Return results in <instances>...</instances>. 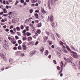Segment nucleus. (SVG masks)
Wrapping results in <instances>:
<instances>
[{"label":"nucleus","mask_w":80,"mask_h":80,"mask_svg":"<svg viewBox=\"0 0 80 80\" xmlns=\"http://www.w3.org/2000/svg\"><path fill=\"white\" fill-rule=\"evenodd\" d=\"M0 56L5 62H7V59L6 58V53L5 52H0Z\"/></svg>","instance_id":"f257e3e1"},{"label":"nucleus","mask_w":80,"mask_h":80,"mask_svg":"<svg viewBox=\"0 0 80 80\" xmlns=\"http://www.w3.org/2000/svg\"><path fill=\"white\" fill-rule=\"evenodd\" d=\"M71 52L72 53H73L74 54L73 56L74 58H78V56H77V54L76 52L73 51H71Z\"/></svg>","instance_id":"f03ea898"},{"label":"nucleus","mask_w":80,"mask_h":80,"mask_svg":"<svg viewBox=\"0 0 80 80\" xmlns=\"http://www.w3.org/2000/svg\"><path fill=\"white\" fill-rule=\"evenodd\" d=\"M48 19L49 20L50 22H52L53 20V16H51L49 17L48 16Z\"/></svg>","instance_id":"7ed1b4c3"},{"label":"nucleus","mask_w":80,"mask_h":80,"mask_svg":"<svg viewBox=\"0 0 80 80\" xmlns=\"http://www.w3.org/2000/svg\"><path fill=\"white\" fill-rule=\"evenodd\" d=\"M25 42H23L22 44V46L23 47V50H26L27 49V47H26V45H25Z\"/></svg>","instance_id":"20e7f679"},{"label":"nucleus","mask_w":80,"mask_h":80,"mask_svg":"<svg viewBox=\"0 0 80 80\" xmlns=\"http://www.w3.org/2000/svg\"><path fill=\"white\" fill-rule=\"evenodd\" d=\"M11 42L12 43H13V44H15L16 43V41L14 40L13 38H12L11 40Z\"/></svg>","instance_id":"39448f33"},{"label":"nucleus","mask_w":80,"mask_h":80,"mask_svg":"<svg viewBox=\"0 0 80 80\" xmlns=\"http://www.w3.org/2000/svg\"><path fill=\"white\" fill-rule=\"evenodd\" d=\"M48 38V37L47 36H44L43 37V42H46V41Z\"/></svg>","instance_id":"423d86ee"},{"label":"nucleus","mask_w":80,"mask_h":80,"mask_svg":"<svg viewBox=\"0 0 80 80\" xmlns=\"http://www.w3.org/2000/svg\"><path fill=\"white\" fill-rule=\"evenodd\" d=\"M9 62L11 64H12V63H14V61H13V59L10 58L9 60Z\"/></svg>","instance_id":"0eeeda50"},{"label":"nucleus","mask_w":80,"mask_h":80,"mask_svg":"<svg viewBox=\"0 0 80 80\" xmlns=\"http://www.w3.org/2000/svg\"><path fill=\"white\" fill-rule=\"evenodd\" d=\"M17 20V21L15 20V19H13L12 20V22L13 23H16V22H18L19 19L18 18H16Z\"/></svg>","instance_id":"6e6552de"},{"label":"nucleus","mask_w":80,"mask_h":80,"mask_svg":"<svg viewBox=\"0 0 80 80\" xmlns=\"http://www.w3.org/2000/svg\"><path fill=\"white\" fill-rule=\"evenodd\" d=\"M28 45H34V42L33 41H32L31 42H29L28 43Z\"/></svg>","instance_id":"1a4fd4ad"},{"label":"nucleus","mask_w":80,"mask_h":80,"mask_svg":"<svg viewBox=\"0 0 80 80\" xmlns=\"http://www.w3.org/2000/svg\"><path fill=\"white\" fill-rule=\"evenodd\" d=\"M3 46L4 47L5 49H7L8 48V46L7 45V44H3Z\"/></svg>","instance_id":"9d476101"},{"label":"nucleus","mask_w":80,"mask_h":80,"mask_svg":"<svg viewBox=\"0 0 80 80\" xmlns=\"http://www.w3.org/2000/svg\"><path fill=\"white\" fill-rule=\"evenodd\" d=\"M38 34L37 32H35V35H34L33 37L34 38H37V36H38Z\"/></svg>","instance_id":"9b49d317"},{"label":"nucleus","mask_w":80,"mask_h":80,"mask_svg":"<svg viewBox=\"0 0 80 80\" xmlns=\"http://www.w3.org/2000/svg\"><path fill=\"white\" fill-rule=\"evenodd\" d=\"M40 51L41 53H43V51H44V48H41L40 49Z\"/></svg>","instance_id":"f8f14e48"},{"label":"nucleus","mask_w":80,"mask_h":80,"mask_svg":"<svg viewBox=\"0 0 80 80\" xmlns=\"http://www.w3.org/2000/svg\"><path fill=\"white\" fill-rule=\"evenodd\" d=\"M37 32L38 33L40 34V33H41V31L40 30V29H38L37 30Z\"/></svg>","instance_id":"ddd939ff"},{"label":"nucleus","mask_w":80,"mask_h":80,"mask_svg":"<svg viewBox=\"0 0 80 80\" xmlns=\"http://www.w3.org/2000/svg\"><path fill=\"white\" fill-rule=\"evenodd\" d=\"M2 10L4 12V13H7V9L5 8H3L2 9Z\"/></svg>","instance_id":"4468645a"},{"label":"nucleus","mask_w":80,"mask_h":80,"mask_svg":"<svg viewBox=\"0 0 80 80\" xmlns=\"http://www.w3.org/2000/svg\"><path fill=\"white\" fill-rule=\"evenodd\" d=\"M48 43L50 45H52V41L48 40Z\"/></svg>","instance_id":"2eb2a0df"},{"label":"nucleus","mask_w":80,"mask_h":80,"mask_svg":"<svg viewBox=\"0 0 80 80\" xmlns=\"http://www.w3.org/2000/svg\"><path fill=\"white\" fill-rule=\"evenodd\" d=\"M45 54L46 56L48 55V51L46 50L45 51Z\"/></svg>","instance_id":"dca6fc26"},{"label":"nucleus","mask_w":80,"mask_h":80,"mask_svg":"<svg viewBox=\"0 0 80 80\" xmlns=\"http://www.w3.org/2000/svg\"><path fill=\"white\" fill-rule=\"evenodd\" d=\"M28 41H30L32 40V37H29L28 38Z\"/></svg>","instance_id":"f3484780"},{"label":"nucleus","mask_w":80,"mask_h":80,"mask_svg":"<svg viewBox=\"0 0 80 80\" xmlns=\"http://www.w3.org/2000/svg\"><path fill=\"white\" fill-rule=\"evenodd\" d=\"M62 51L65 53H68V51H67V49H64L62 50Z\"/></svg>","instance_id":"a211bd4d"},{"label":"nucleus","mask_w":80,"mask_h":80,"mask_svg":"<svg viewBox=\"0 0 80 80\" xmlns=\"http://www.w3.org/2000/svg\"><path fill=\"white\" fill-rule=\"evenodd\" d=\"M38 28H40L42 27V23L40 22V23H39L38 24Z\"/></svg>","instance_id":"6ab92c4d"},{"label":"nucleus","mask_w":80,"mask_h":80,"mask_svg":"<svg viewBox=\"0 0 80 80\" xmlns=\"http://www.w3.org/2000/svg\"><path fill=\"white\" fill-rule=\"evenodd\" d=\"M34 15L35 17H36V18H38V15L37 13H35L34 14Z\"/></svg>","instance_id":"aec40b11"},{"label":"nucleus","mask_w":80,"mask_h":80,"mask_svg":"<svg viewBox=\"0 0 80 80\" xmlns=\"http://www.w3.org/2000/svg\"><path fill=\"white\" fill-rule=\"evenodd\" d=\"M60 66H63V61H61V62H60Z\"/></svg>","instance_id":"412c9836"},{"label":"nucleus","mask_w":80,"mask_h":80,"mask_svg":"<svg viewBox=\"0 0 80 80\" xmlns=\"http://www.w3.org/2000/svg\"><path fill=\"white\" fill-rule=\"evenodd\" d=\"M27 37L28 36H30V35H32V34H31V33L28 32H27Z\"/></svg>","instance_id":"4be33fe9"},{"label":"nucleus","mask_w":80,"mask_h":80,"mask_svg":"<svg viewBox=\"0 0 80 80\" xmlns=\"http://www.w3.org/2000/svg\"><path fill=\"white\" fill-rule=\"evenodd\" d=\"M66 48H67V49L68 51H71V49H70V48H69V47H68V46H67L66 47Z\"/></svg>","instance_id":"5701e85b"},{"label":"nucleus","mask_w":80,"mask_h":80,"mask_svg":"<svg viewBox=\"0 0 80 80\" xmlns=\"http://www.w3.org/2000/svg\"><path fill=\"white\" fill-rule=\"evenodd\" d=\"M16 29L17 31H20V27H17Z\"/></svg>","instance_id":"b1692460"},{"label":"nucleus","mask_w":80,"mask_h":80,"mask_svg":"<svg viewBox=\"0 0 80 80\" xmlns=\"http://www.w3.org/2000/svg\"><path fill=\"white\" fill-rule=\"evenodd\" d=\"M10 32L12 33V34H15V32H13V31L12 29L10 30Z\"/></svg>","instance_id":"393cba45"},{"label":"nucleus","mask_w":80,"mask_h":80,"mask_svg":"<svg viewBox=\"0 0 80 80\" xmlns=\"http://www.w3.org/2000/svg\"><path fill=\"white\" fill-rule=\"evenodd\" d=\"M58 57H62V56L61 55V54L59 52H58Z\"/></svg>","instance_id":"a878e982"},{"label":"nucleus","mask_w":80,"mask_h":80,"mask_svg":"<svg viewBox=\"0 0 80 80\" xmlns=\"http://www.w3.org/2000/svg\"><path fill=\"white\" fill-rule=\"evenodd\" d=\"M37 2V0H32V3H34Z\"/></svg>","instance_id":"bb28decb"},{"label":"nucleus","mask_w":80,"mask_h":80,"mask_svg":"<svg viewBox=\"0 0 80 80\" xmlns=\"http://www.w3.org/2000/svg\"><path fill=\"white\" fill-rule=\"evenodd\" d=\"M42 13H47L46 11H45L44 9H42Z\"/></svg>","instance_id":"cd10ccee"},{"label":"nucleus","mask_w":80,"mask_h":80,"mask_svg":"<svg viewBox=\"0 0 80 80\" xmlns=\"http://www.w3.org/2000/svg\"><path fill=\"white\" fill-rule=\"evenodd\" d=\"M52 25L53 27H55V24H54V22H52Z\"/></svg>","instance_id":"c85d7f7f"},{"label":"nucleus","mask_w":80,"mask_h":80,"mask_svg":"<svg viewBox=\"0 0 80 80\" xmlns=\"http://www.w3.org/2000/svg\"><path fill=\"white\" fill-rule=\"evenodd\" d=\"M72 64L73 67L74 68H76V65H75V64H74L73 63H72Z\"/></svg>","instance_id":"c756f323"},{"label":"nucleus","mask_w":80,"mask_h":80,"mask_svg":"<svg viewBox=\"0 0 80 80\" xmlns=\"http://www.w3.org/2000/svg\"><path fill=\"white\" fill-rule=\"evenodd\" d=\"M17 35H18L19 36H21V34H20V32H17Z\"/></svg>","instance_id":"7c9ffc66"},{"label":"nucleus","mask_w":80,"mask_h":80,"mask_svg":"<svg viewBox=\"0 0 80 80\" xmlns=\"http://www.w3.org/2000/svg\"><path fill=\"white\" fill-rule=\"evenodd\" d=\"M46 33L47 35L48 36H49L50 35V32H48L47 31L46 32Z\"/></svg>","instance_id":"2f4dec72"},{"label":"nucleus","mask_w":80,"mask_h":80,"mask_svg":"<svg viewBox=\"0 0 80 80\" xmlns=\"http://www.w3.org/2000/svg\"><path fill=\"white\" fill-rule=\"evenodd\" d=\"M29 12L30 13H33V9H30L29 10Z\"/></svg>","instance_id":"473e14b6"},{"label":"nucleus","mask_w":80,"mask_h":80,"mask_svg":"<svg viewBox=\"0 0 80 80\" xmlns=\"http://www.w3.org/2000/svg\"><path fill=\"white\" fill-rule=\"evenodd\" d=\"M71 48L72 50H76L75 49V48H74V47L73 46H71Z\"/></svg>","instance_id":"72a5a7b5"},{"label":"nucleus","mask_w":80,"mask_h":80,"mask_svg":"<svg viewBox=\"0 0 80 80\" xmlns=\"http://www.w3.org/2000/svg\"><path fill=\"white\" fill-rule=\"evenodd\" d=\"M37 2H38L39 4H40V3H41V0H37Z\"/></svg>","instance_id":"f704fd0d"},{"label":"nucleus","mask_w":80,"mask_h":80,"mask_svg":"<svg viewBox=\"0 0 80 80\" xmlns=\"http://www.w3.org/2000/svg\"><path fill=\"white\" fill-rule=\"evenodd\" d=\"M19 1L17 0L16 2L15 5H18V3H19Z\"/></svg>","instance_id":"c9c22d12"},{"label":"nucleus","mask_w":80,"mask_h":80,"mask_svg":"<svg viewBox=\"0 0 80 80\" xmlns=\"http://www.w3.org/2000/svg\"><path fill=\"white\" fill-rule=\"evenodd\" d=\"M4 42H5L6 45H8V42L7 41H6V40H4Z\"/></svg>","instance_id":"e433bc0d"},{"label":"nucleus","mask_w":80,"mask_h":80,"mask_svg":"<svg viewBox=\"0 0 80 80\" xmlns=\"http://www.w3.org/2000/svg\"><path fill=\"white\" fill-rule=\"evenodd\" d=\"M18 42L19 44H21V43H22V41L21 40H19Z\"/></svg>","instance_id":"4c0bfd02"},{"label":"nucleus","mask_w":80,"mask_h":80,"mask_svg":"<svg viewBox=\"0 0 80 80\" xmlns=\"http://www.w3.org/2000/svg\"><path fill=\"white\" fill-rule=\"evenodd\" d=\"M38 43H39V42H38V41H36L35 44V45H38Z\"/></svg>","instance_id":"58836bf2"},{"label":"nucleus","mask_w":80,"mask_h":80,"mask_svg":"<svg viewBox=\"0 0 80 80\" xmlns=\"http://www.w3.org/2000/svg\"><path fill=\"white\" fill-rule=\"evenodd\" d=\"M60 44H61L62 45H63L64 44V43L61 41H60Z\"/></svg>","instance_id":"ea45409f"},{"label":"nucleus","mask_w":80,"mask_h":80,"mask_svg":"<svg viewBox=\"0 0 80 80\" xmlns=\"http://www.w3.org/2000/svg\"><path fill=\"white\" fill-rule=\"evenodd\" d=\"M56 35H57V37H58V38H60V34H58V33L56 32Z\"/></svg>","instance_id":"a19ab883"},{"label":"nucleus","mask_w":80,"mask_h":80,"mask_svg":"<svg viewBox=\"0 0 80 80\" xmlns=\"http://www.w3.org/2000/svg\"><path fill=\"white\" fill-rule=\"evenodd\" d=\"M22 40H27V38L26 37H23L22 38Z\"/></svg>","instance_id":"79ce46f5"},{"label":"nucleus","mask_w":80,"mask_h":80,"mask_svg":"<svg viewBox=\"0 0 80 80\" xmlns=\"http://www.w3.org/2000/svg\"><path fill=\"white\" fill-rule=\"evenodd\" d=\"M20 56L21 57H23L24 56H25V54L23 53H22L20 54Z\"/></svg>","instance_id":"37998d69"},{"label":"nucleus","mask_w":80,"mask_h":80,"mask_svg":"<svg viewBox=\"0 0 80 80\" xmlns=\"http://www.w3.org/2000/svg\"><path fill=\"white\" fill-rule=\"evenodd\" d=\"M48 6L49 9L50 10V9H51V7H50V4L49 3H48Z\"/></svg>","instance_id":"c03bdc74"},{"label":"nucleus","mask_w":80,"mask_h":80,"mask_svg":"<svg viewBox=\"0 0 80 80\" xmlns=\"http://www.w3.org/2000/svg\"><path fill=\"white\" fill-rule=\"evenodd\" d=\"M29 28V27L28 26L26 27V31H28V28Z\"/></svg>","instance_id":"a18cd8bd"},{"label":"nucleus","mask_w":80,"mask_h":80,"mask_svg":"<svg viewBox=\"0 0 80 80\" xmlns=\"http://www.w3.org/2000/svg\"><path fill=\"white\" fill-rule=\"evenodd\" d=\"M52 38L53 40H55V37H54V35H52Z\"/></svg>","instance_id":"49530a36"},{"label":"nucleus","mask_w":80,"mask_h":80,"mask_svg":"<svg viewBox=\"0 0 80 80\" xmlns=\"http://www.w3.org/2000/svg\"><path fill=\"white\" fill-rule=\"evenodd\" d=\"M34 54V53L32 52H31L30 53V55H33Z\"/></svg>","instance_id":"de8ad7c7"},{"label":"nucleus","mask_w":80,"mask_h":80,"mask_svg":"<svg viewBox=\"0 0 80 80\" xmlns=\"http://www.w3.org/2000/svg\"><path fill=\"white\" fill-rule=\"evenodd\" d=\"M21 29H23V28H24V27H23V26L21 25Z\"/></svg>","instance_id":"09e8293b"},{"label":"nucleus","mask_w":80,"mask_h":80,"mask_svg":"<svg viewBox=\"0 0 80 80\" xmlns=\"http://www.w3.org/2000/svg\"><path fill=\"white\" fill-rule=\"evenodd\" d=\"M53 62L54 64H57V62L55 60H53Z\"/></svg>","instance_id":"8fccbe9b"},{"label":"nucleus","mask_w":80,"mask_h":80,"mask_svg":"<svg viewBox=\"0 0 80 80\" xmlns=\"http://www.w3.org/2000/svg\"><path fill=\"white\" fill-rule=\"evenodd\" d=\"M20 2H21V3H24V0H20Z\"/></svg>","instance_id":"3c124183"},{"label":"nucleus","mask_w":80,"mask_h":80,"mask_svg":"<svg viewBox=\"0 0 80 80\" xmlns=\"http://www.w3.org/2000/svg\"><path fill=\"white\" fill-rule=\"evenodd\" d=\"M25 32H26V30H24L22 31V33H25Z\"/></svg>","instance_id":"603ef678"},{"label":"nucleus","mask_w":80,"mask_h":80,"mask_svg":"<svg viewBox=\"0 0 80 80\" xmlns=\"http://www.w3.org/2000/svg\"><path fill=\"white\" fill-rule=\"evenodd\" d=\"M18 50H20L21 48H22V47H21V46H18Z\"/></svg>","instance_id":"864d4df0"},{"label":"nucleus","mask_w":80,"mask_h":80,"mask_svg":"<svg viewBox=\"0 0 80 80\" xmlns=\"http://www.w3.org/2000/svg\"><path fill=\"white\" fill-rule=\"evenodd\" d=\"M13 50H17V47H14L13 48Z\"/></svg>","instance_id":"5fc2aeb1"},{"label":"nucleus","mask_w":80,"mask_h":80,"mask_svg":"<svg viewBox=\"0 0 80 80\" xmlns=\"http://www.w3.org/2000/svg\"><path fill=\"white\" fill-rule=\"evenodd\" d=\"M35 13H38L39 12V10H37L35 11Z\"/></svg>","instance_id":"6e6d98bb"},{"label":"nucleus","mask_w":80,"mask_h":80,"mask_svg":"<svg viewBox=\"0 0 80 80\" xmlns=\"http://www.w3.org/2000/svg\"><path fill=\"white\" fill-rule=\"evenodd\" d=\"M13 28V26H11L10 27V29H12V28Z\"/></svg>","instance_id":"4d7b16f0"},{"label":"nucleus","mask_w":80,"mask_h":80,"mask_svg":"<svg viewBox=\"0 0 80 80\" xmlns=\"http://www.w3.org/2000/svg\"><path fill=\"white\" fill-rule=\"evenodd\" d=\"M57 68L58 70H60V67L59 66H57Z\"/></svg>","instance_id":"13d9d810"},{"label":"nucleus","mask_w":80,"mask_h":80,"mask_svg":"<svg viewBox=\"0 0 80 80\" xmlns=\"http://www.w3.org/2000/svg\"><path fill=\"white\" fill-rule=\"evenodd\" d=\"M5 31L6 32H9V29H5Z\"/></svg>","instance_id":"bf43d9fd"},{"label":"nucleus","mask_w":80,"mask_h":80,"mask_svg":"<svg viewBox=\"0 0 80 80\" xmlns=\"http://www.w3.org/2000/svg\"><path fill=\"white\" fill-rule=\"evenodd\" d=\"M3 16H4V17H7V16H8V14H4L3 15Z\"/></svg>","instance_id":"052dcab7"},{"label":"nucleus","mask_w":80,"mask_h":80,"mask_svg":"<svg viewBox=\"0 0 80 80\" xmlns=\"http://www.w3.org/2000/svg\"><path fill=\"white\" fill-rule=\"evenodd\" d=\"M3 14V12H0V15H2Z\"/></svg>","instance_id":"680f3d73"},{"label":"nucleus","mask_w":80,"mask_h":80,"mask_svg":"<svg viewBox=\"0 0 80 80\" xmlns=\"http://www.w3.org/2000/svg\"><path fill=\"white\" fill-rule=\"evenodd\" d=\"M15 38L16 40H17V39H18V36H15Z\"/></svg>","instance_id":"e2e57ef3"},{"label":"nucleus","mask_w":80,"mask_h":80,"mask_svg":"<svg viewBox=\"0 0 80 80\" xmlns=\"http://www.w3.org/2000/svg\"><path fill=\"white\" fill-rule=\"evenodd\" d=\"M63 66H61V70H63Z\"/></svg>","instance_id":"0e129e2a"},{"label":"nucleus","mask_w":80,"mask_h":80,"mask_svg":"<svg viewBox=\"0 0 80 80\" xmlns=\"http://www.w3.org/2000/svg\"><path fill=\"white\" fill-rule=\"evenodd\" d=\"M48 58H52V57L51 56V55H49V56H48Z\"/></svg>","instance_id":"69168bd1"},{"label":"nucleus","mask_w":80,"mask_h":80,"mask_svg":"<svg viewBox=\"0 0 80 80\" xmlns=\"http://www.w3.org/2000/svg\"><path fill=\"white\" fill-rule=\"evenodd\" d=\"M12 13V12H9L8 13V15H10Z\"/></svg>","instance_id":"338daca9"},{"label":"nucleus","mask_w":80,"mask_h":80,"mask_svg":"<svg viewBox=\"0 0 80 80\" xmlns=\"http://www.w3.org/2000/svg\"><path fill=\"white\" fill-rule=\"evenodd\" d=\"M3 28H7V26L4 25L3 26Z\"/></svg>","instance_id":"774afa93"}]
</instances>
